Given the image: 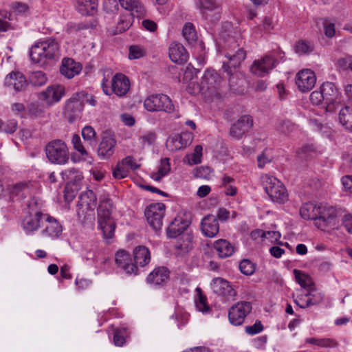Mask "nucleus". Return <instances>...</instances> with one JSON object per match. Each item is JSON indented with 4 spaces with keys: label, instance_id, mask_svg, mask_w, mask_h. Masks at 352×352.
Masks as SVG:
<instances>
[{
    "label": "nucleus",
    "instance_id": "obj_23",
    "mask_svg": "<svg viewBox=\"0 0 352 352\" xmlns=\"http://www.w3.org/2000/svg\"><path fill=\"white\" fill-rule=\"evenodd\" d=\"M129 78L121 73L116 74L111 80V91L118 96H124L129 91Z\"/></svg>",
    "mask_w": 352,
    "mask_h": 352
},
{
    "label": "nucleus",
    "instance_id": "obj_62",
    "mask_svg": "<svg viewBox=\"0 0 352 352\" xmlns=\"http://www.w3.org/2000/svg\"><path fill=\"white\" fill-rule=\"evenodd\" d=\"M122 162L129 171L130 170H135L140 167V165L137 164L131 156L126 157L122 160Z\"/></svg>",
    "mask_w": 352,
    "mask_h": 352
},
{
    "label": "nucleus",
    "instance_id": "obj_9",
    "mask_svg": "<svg viewBox=\"0 0 352 352\" xmlns=\"http://www.w3.org/2000/svg\"><path fill=\"white\" fill-rule=\"evenodd\" d=\"M191 223V214L188 212H180L166 229L168 238H176L183 234Z\"/></svg>",
    "mask_w": 352,
    "mask_h": 352
},
{
    "label": "nucleus",
    "instance_id": "obj_49",
    "mask_svg": "<svg viewBox=\"0 0 352 352\" xmlns=\"http://www.w3.org/2000/svg\"><path fill=\"white\" fill-rule=\"evenodd\" d=\"M295 52L299 54H307L314 50L313 45L308 41H298L295 45Z\"/></svg>",
    "mask_w": 352,
    "mask_h": 352
},
{
    "label": "nucleus",
    "instance_id": "obj_7",
    "mask_svg": "<svg viewBox=\"0 0 352 352\" xmlns=\"http://www.w3.org/2000/svg\"><path fill=\"white\" fill-rule=\"evenodd\" d=\"M338 212L335 208L326 204H319L318 217L315 225L322 230L333 229L338 225Z\"/></svg>",
    "mask_w": 352,
    "mask_h": 352
},
{
    "label": "nucleus",
    "instance_id": "obj_51",
    "mask_svg": "<svg viewBox=\"0 0 352 352\" xmlns=\"http://www.w3.org/2000/svg\"><path fill=\"white\" fill-rule=\"evenodd\" d=\"M30 80L34 86L41 87L46 83L47 77L43 72L37 71L32 74Z\"/></svg>",
    "mask_w": 352,
    "mask_h": 352
},
{
    "label": "nucleus",
    "instance_id": "obj_53",
    "mask_svg": "<svg viewBox=\"0 0 352 352\" xmlns=\"http://www.w3.org/2000/svg\"><path fill=\"white\" fill-rule=\"evenodd\" d=\"M166 213V206L163 203L155 204V221H157V226L161 228L162 226V219Z\"/></svg>",
    "mask_w": 352,
    "mask_h": 352
},
{
    "label": "nucleus",
    "instance_id": "obj_2",
    "mask_svg": "<svg viewBox=\"0 0 352 352\" xmlns=\"http://www.w3.org/2000/svg\"><path fill=\"white\" fill-rule=\"evenodd\" d=\"M58 43L55 39L50 38L33 45L30 50V56L32 62L44 65L47 61L58 57Z\"/></svg>",
    "mask_w": 352,
    "mask_h": 352
},
{
    "label": "nucleus",
    "instance_id": "obj_35",
    "mask_svg": "<svg viewBox=\"0 0 352 352\" xmlns=\"http://www.w3.org/2000/svg\"><path fill=\"white\" fill-rule=\"evenodd\" d=\"M32 190V184L30 182H19L12 187L10 193L12 196L23 199L31 194Z\"/></svg>",
    "mask_w": 352,
    "mask_h": 352
},
{
    "label": "nucleus",
    "instance_id": "obj_26",
    "mask_svg": "<svg viewBox=\"0 0 352 352\" xmlns=\"http://www.w3.org/2000/svg\"><path fill=\"white\" fill-rule=\"evenodd\" d=\"M48 219L44 222V229L41 231L42 236L52 239L58 238L62 233L63 228L60 223L48 214Z\"/></svg>",
    "mask_w": 352,
    "mask_h": 352
},
{
    "label": "nucleus",
    "instance_id": "obj_48",
    "mask_svg": "<svg viewBox=\"0 0 352 352\" xmlns=\"http://www.w3.org/2000/svg\"><path fill=\"white\" fill-rule=\"evenodd\" d=\"M226 56L230 60L231 66L236 67L245 59L246 54L243 49H239L235 54L227 53Z\"/></svg>",
    "mask_w": 352,
    "mask_h": 352
},
{
    "label": "nucleus",
    "instance_id": "obj_5",
    "mask_svg": "<svg viewBox=\"0 0 352 352\" xmlns=\"http://www.w3.org/2000/svg\"><path fill=\"white\" fill-rule=\"evenodd\" d=\"M45 154L48 160L54 164H65L69 159V149L61 140H54L45 146Z\"/></svg>",
    "mask_w": 352,
    "mask_h": 352
},
{
    "label": "nucleus",
    "instance_id": "obj_52",
    "mask_svg": "<svg viewBox=\"0 0 352 352\" xmlns=\"http://www.w3.org/2000/svg\"><path fill=\"white\" fill-rule=\"evenodd\" d=\"M27 111L28 114L34 118H41L44 114L43 109L40 107L38 104L35 103L28 104Z\"/></svg>",
    "mask_w": 352,
    "mask_h": 352
},
{
    "label": "nucleus",
    "instance_id": "obj_40",
    "mask_svg": "<svg viewBox=\"0 0 352 352\" xmlns=\"http://www.w3.org/2000/svg\"><path fill=\"white\" fill-rule=\"evenodd\" d=\"M97 0H82L78 1L79 11L82 14L91 15L96 10Z\"/></svg>",
    "mask_w": 352,
    "mask_h": 352
},
{
    "label": "nucleus",
    "instance_id": "obj_50",
    "mask_svg": "<svg viewBox=\"0 0 352 352\" xmlns=\"http://www.w3.org/2000/svg\"><path fill=\"white\" fill-rule=\"evenodd\" d=\"M144 216L148 224L154 228V203H149L144 207Z\"/></svg>",
    "mask_w": 352,
    "mask_h": 352
},
{
    "label": "nucleus",
    "instance_id": "obj_44",
    "mask_svg": "<svg viewBox=\"0 0 352 352\" xmlns=\"http://www.w3.org/2000/svg\"><path fill=\"white\" fill-rule=\"evenodd\" d=\"M234 179L230 176L224 175L221 179V186L225 189L226 195L234 196L236 193V188L232 185Z\"/></svg>",
    "mask_w": 352,
    "mask_h": 352
},
{
    "label": "nucleus",
    "instance_id": "obj_3",
    "mask_svg": "<svg viewBox=\"0 0 352 352\" xmlns=\"http://www.w3.org/2000/svg\"><path fill=\"white\" fill-rule=\"evenodd\" d=\"M113 208L112 200L109 197L101 199L98 208V226L107 239L113 237L116 229V223L111 216Z\"/></svg>",
    "mask_w": 352,
    "mask_h": 352
},
{
    "label": "nucleus",
    "instance_id": "obj_57",
    "mask_svg": "<svg viewBox=\"0 0 352 352\" xmlns=\"http://www.w3.org/2000/svg\"><path fill=\"white\" fill-rule=\"evenodd\" d=\"M129 170L126 169L122 162H119L113 171V176L115 179H120L126 177L129 174Z\"/></svg>",
    "mask_w": 352,
    "mask_h": 352
},
{
    "label": "nucleus",
    "instance_id": "obj_18",
    "mask_svg": "<svg viewBox=\"0 0 352 352\" xmlns=\"http://www.w3.org/2000/svg\"><path fill=\"white\" fill-rule=\"evenodd\" d=\"M294 302L301 308L313 306L319 304L323 300V295L320 292L316 290L314 287L308 290V292L305 295L308 299L300 304L299 300L303 301V296L299 295L298 293L292 294Z\"/></svg>",
    "mask_w": 352,
    "mask_h": 352
},
{
    "label": "nucleus",
    "instance_id": "obj_29",
    "mask_svg": "<svg viewBox=\"0 0 352 352\" xmlns=\"http://www.w3.org/2000/svg\"><path fill=\"white\" fill-rule=\"evenodd\" d=\"M169 57L173 62L182 64L188 58V54L184 47L179 43L174 42L169 47Z\"/></svg>",
    "mask_w": 352,
    "mask_h": 352
},
{
    "label": "nucleus",
    "instance_id": "obj_8",
    "mask_svg": "<svg viewBox=\"0 0 352 352\" xmlns=\"http://www.w3.org/2000/svg\"><path fill=\"white\" fill-rule=\"evenodd\" d=\"M85 98L83 93H75L66 100L63 114L70 123L81 117Z\"/></svg>",
    "mask_w": 352,
    "mask_h": 352
},
{
    "label": "nucleus",
    "instance_id": "obj_64",
    "mask_svg": "<svg viewBox=\"0 0 352 352\" xmlns=\"http://www.w3.org/2000/svg\"><path fill=\"white\" fill-rule=\"evenodd\" d=\"M104 8L107 12L113 13L118 10L119 5L117 0H105Z\"/></svg>",
    "mask_w": 352,
    "mask_h": 352
},
{
    "label": "nucleus",
    "instance_id": "obj_16",
    "mask_svg": "<svg viewBox=\"0 0 352 352\" xmlns=\"http://www.w3.org/2000/svg\"><path fill=\"white\" fill-rule=\"evenodd\" d=\"M316 81V76L310 69L300 71L296 77V84L302 92L309 91L314 87Z\"/></svg>",
    "mask_w": 352,
    "mask_h": 352
},
{
    "label": "nucleus",
    "instance_id": "obj_22",
    "mask_svg": "<svg viewBox=\"0 0 352 352\" xmlns=\"http://www.w3.org/2000/svg\"><path fill=\"white\" fill-rule=\"evenodd\" d=\"M116 140L113 135H104L99 143L98 155L100 159L109 158L115 151Z\"/></svg>",
    "mask_w": 352,
    "mask_h": 352
},
{
    "label": "nucleus",
    "instance_id": "obj_25",
    "mask_svg": "<svg viewBox=\"0 0 352 352\" xmlns=\"http://www.w3.org/2000/svg\"><path fill=\"white\" fill-rule=\"evenodd\" d=\"M5 85L12 87L16 91H22L26 88L28 82L22 73L12 72L6 76Z\"/></svg>",
    "mask_w": 352,
    "mask_h": 352
},
{
    "label": "nucleus",
    "instance_id": "obj_30",
    "mask_svg": "<svg viewBox=\"0 0 352 352\" xmlns=\"http://www.w3.org/2000/svg\"><path fill=\"white\" fill-rule=\"evenodd\" d=\"M135 12H131L120 16L115 29L112 30L113 35L121 34L128 30L132 25ZM137 16V14H136Z\"/></svg>",
    "mask_w": 352,
    "mask_h": 352
},
{
    "label": "nucleus",
    "instance_id": "obj_19",
    "mask_svg": "<svg viewBox=\"0 0 352 352\" xmlns=\"http://www.w3.org/2000/svg\"><path fill=\"white\" fill-rule=\"evenodd\" d=\"M253 124L251 116L245 115L241 116L230 128V134L232 138L240 139L248 131Z\"/></svg>",
    "mask_w": 352,
    "mask_h": 352
},
{
    "label": "nucleus",
    "instance_id": "obj_1",
    "mask_svg": "<svg viewBox=\"0 0 352 352\" xmlns=\"http://www.w3.org/2000/svg\"><path fill=\"white\" fill-rule=\"evenodd\" d=\"M221 82L219 75L214 70L207 69L202 77L200 85L191 91L190 90L191 82L188 86V90L193 94L201 91L206 98L211 100L219 99L223 93Z\"/></svg>",
    "mask_w": 352,
    "mask_h": 352
},
{
    "label": "nucleus",
    "instance_id": "obj_14",
    "mask_svg": "<svg viewBox=\"0 0 352 352\" xmlns=\"http://www.w3.org/2000/svg\"><path fill=\"white\" fill-rule=\"evenodd\" d=\"M212 291L228 300H234L236 296V292L226 279L217 277L212 279L211 282Z\"/></svg>",
    "mask_w": 352,
    "mask_h": 352
},
{
    "label": "nucleus",
    "instance_id": "obj_4",
    "mask_svg": "<svg viewBox=\"0 0 352 352\" xmlns=\"http://www.w3.org/2000/svg\"><path fill=\"white\" fill-rule=\"evenodd\" d=\"M261 179L266 193L273 201L283 204L287 201V191L280 181L269 175L262 176Z\"/></svg>",
    "mask_w": 352,
    "mask_h": 352
},
{
    "label": "nucleus",
    "instance_id": "obj_43",
    "mask_svg": "<svg viewBox=\"0 0 352 352\" xmlns=\"http://www.w3.org/2000/svg\"><path fill=\"white\" fill-rule=\"evenodd\" d=\"M182 34L185 39L189 43H192L197 39V33L195 26L191 23H186L182 30Z\"/></svg>",
    "mask_w": 352,
    "mask_h": 352
},
{
    "label": "nucleus",
    "instance_id": "obj_15",
    "mask_svg": "<svg viewBox=\"0 0 352 352\" xmlns=\"http://www.w3.org/2000/svg\"><path fill=\"white\" fill-rule=\"evenodd\" d=\"M276 60L274 57L266 55L254 61L251 66V72L258 76H264L276 66Z\"/></svg>",
    "mask_w": 352,
    "mask_h": 352
},
{
    "label": "nucleus",
    "instance_id": "obj_58",
    "mask_svg": "<svg viewBox=\"0 0 352 352\" xmlns=\"http://www.w3.org/2000/svg\"><path fill=\"white\" fill-rule=\"evenodd\" d=\"M72 143L76 151L79 152L81 155L85 156L87 155V152L82 145L80 138L77 134H74L72 140Z\"/></svg>",
    "mask_w": 352,
    "mask_h": 352
},
{
    "label": "nucleus",
    "instance_id": "obj_42",
    "mask_svg": "<svg viewBox=\"0 0 352 352\" xmlns=\"http://www.w3.org/2000/svg\"><path fill=\"white\" fill-rule=\"evenodd\" d=\"M62 176L64 179L68 181V182H76L80 181L82 178V174L78 169L75 168H68L62 172Z\"/></svg>",
    "mask_w": 352,
    "mask_h": 352
},
{
    "label": "nucleus",
    "instance_id": "obj_21",
    "mask_svg": "<svg viewBox=\"0 0 352 352\" xmlns=\"http://www.w3.org/2000/svg\"><path fill=\"white\" fill-rule=\"evenodd\" d=\"M115 261L117 266L122 269L126 274H136L137 265L132 263L130 254L124 250H120L116 253Z\"/></svg>",
    "mask_w": 352,
    "mask_h": 352
},
{
    "label": "nucleus",
    "instance_id": "obj_47",
    "mask_svg": "<svg viewBox=\"0 0 352 352\" xmlns=\"http://www.w3.org/2000/svg\"><path fill=\"white\" fill-rule=\"evenodd\" d=\"M277 129L282 133L289 135L297 129V126L290 120H285L278 122Z\"/></svg>",
    "mask_w": 352,
    "mask_h": 352
},
{
    "label": "nucleus",
    "instance_id": "obj_10",
    "mask_svg": "<svg viewBox=\"0 0 352 352\" xmlns=\"http://www.w3.org/2000/svg\"><path fill=\"white\" fill-rule=\"evenodd\" d=\"M197 5L205 20L215 23L220 19L221 10L217 0H197Z\"/></svg>",
    "mask_w": 352,
    "mask_h": 352
},
{
    "label": "nucleus",
    "instance_id": "obj_39",
    "mask_svg": "<svg viewBox=\"0 0 352 352\" xmlns=\"http://www.w3.org/2000/svg\"><path fill=\"white\" fill-rule=\"evenodd\" d=\"M294 274L296 281L302 287L309 290L314 287L313 280L309 275L298 270H294Z\"/></svg>",
    "mask_w": 352,
    "mask_h": 352
},
{
    "label": "nucleus",
    "instance_id": "obj_36",
    "mask_svg": "<svg viewBox=\"0 0 352 352\" xmlns=\"http://www.w3.org/2000/svg\"><path fill=\"white\" fill-rule=\"evenodd\" d=\"M120 6L125 10L135 12L137 17H140L144 12V9L139 0H119Z\"/></svg>",
    "mask_w": 352,
    "mask_h": 352
},
{
    "label": "nucleus",
    "instance_id": "obj_41",
    "mask_svg": "<svg viewBox=\"0 0 352 352\" xmlns=\"http://www.w3.org/2000/svg\"><path fill=\"white\" fill-rule=\"evenodd\" d=\"M170 272L165 267L155 268V285H163L169 280Z\"/></svg>",
    "mask_w": 352,
    "mask_h": 352
},
{
    "label": "nucleus",
    "instance_id": "obj_45",
    "mask_svg": "<svg viewBox=\"0 0 352 352\" xmlns=\"http://www.w3.org/2000/svg\"><path fill=\"white\" fill-rule=\"evenodd\" d=\"M198 298L195 300L196 307L199 311L202 313H207L210 310V307L207 304V298L204 296L200 288H197Z\"/></svg>",
    "mask_w": 352,
    "mask_h": 352
},
{
    "label": "nucleus",
    "instance_id": "obj_59",
    "mask_svg": "<svg viewBox=\"0 0 352 352\" xmlns=\"http://www.w3.org/2000/svg\"><path fill=\"white\" fill-rule=\"evenodd\" d=\"M146 54L145 50L138 45H131L129 47V59H138Z\"/></svg>",
    "mask_w": 352,
    "mask_h": 352
},
{
    "label": "nucleus",
    "instance_id": "obj_27",
    "mask_svg": "<svg viewBox=\"0 0 352 352\" xmlns=\"http://www.w3.org/2000/svg\"><path fill=\"white\" fill-rule=\"evenodd\" d=\"M82 67L80 63L70 58H64L60 67V72L66 78L70 79L78 74Z\"/></svg>",
    "mask_w": 352,
    "mask_h": 352
},
{
    "label": "nucleus",
    "instance_id": "obj_37",
    "mask_svg": "<svg viewBox=\"0 0 352 352\" xmlns=\"http://www.w3.org/2000/svg\"><path fill=\"white\" fill-rule=\"evenodd\" d=\"M339 121L348 131L352 132V108L345 107L340 111Z\"/></svg>",
    "mask_w": 352,
    "mask_h": 352
},
{
    "label": "nucleus",
    "instance_id": "obj_38",
    "mask_svg": "<svg viewBox=\"0 0 352 352\" xmlns=\"http://www.w3.org/2000/svg\"><path fill=\"white\" fill-rule=\"evenodd\" d=\"M203 148L201 145H197L191 154H187L183 159V162L190 166L201 163Z\"/></svg>",
    "mask_w": 352,
    "mask_h": 352
},
{
    "label": "nucleus",
    "instance_id": "obj_31",
    "mask_svg": "<svg viewBox=\"0 0 352 352\" xmlns=\"http://www.w3.org/2000/svg\"><path fill=\"white\" fill-rule=\"evenodd\" d=\"M134 261L135 265L144 267L147 265L151 260V254L145 246L136 247L133 250Z\"/></svg>",
    "mask_w": 352,
    "mask_h": 352
},
{
    "label": "nucleus",
    "instance_id": "obj_60",
    "mask_svg": "<svg viewBox=\"0 0 352 352\" xmlns=\"http://www.w3.org/2000/svg\"><path fill=\"white\" fill-rule=\"evenodd\" d=\"M42 206L41 201L37 197H32L28 204L27 213L32 214V211L41 212V208Z\"/></svg>",
    "mask_w": 352,
    "mask_h": 352
},
{
    "label": "nucleus",
    "instance_id": "obj_46",
    "mask_svg": "<svg viewBox=\"0 0 352 352\" xmlns=\"http://www.w3.org/2000/svg\"><path fill=\"white\" fill-rule=\"evenodd\" d=\"M170 165L168 158H164L161 160L158 167L157 173H155V181H160L161 178L169 173Z\"/></svg>",
    "mask_w": 352,
    "mask_h": 352
},
{
    "label": "nucleus",
    "instance_id": "obj_56",
    "mask_svg": "<svg viewBox=\"0 0 352 352\" xmlns=\"http://www.w3.org/2000/svg\"><path fill=\"white\" fill-rule=\"evenodd\" d=\"M82 136L84 140L92 144L93 142H95L96 131L92 126H85L82 130Z\"/></svg>",
    "mask_w": 352,
    "mask_h": 352
},
{
    "label": "nucleus",
    "instance_id": "obj_55",
    "mask_svg": "<svg viewBox=\"0 0 352 352\" xmlns=\"http://www.w3.org/2000/svg\"><path fill=\"white\" fill-rule=\"evenodd\" d=\"M239 269L241 273L245 275H252L254 270V265L249 260L244 259L239 264Z\"/></svg>",
    "mask_w": 352,
    "mask_h": 352
},
{
    "label": "nucleus",
    "instance_id": "obj_28",
    "mask_svg": "<svg viewBox=\"0 0 352 352\" xmlns=\"http://www.w3.org/2000/svg\"><path fill=\"white\" fill-rule=\"evenodd\" d=\"M201 231L208 237H214L219 230L217 219L214 215L206 216L201 221Z\"/></svg>",
    "mask_w": 352,
    "mask_h": 352
},
{
    "label": "nucleus",
    "instance_id": "obj_61",
    "mask_svg": "<svg viewBox=\"0 0 352 352\" xmlns=\"http://www.w3.org/2000/svg\"><path fill=\"white\" fill-rule=\"evenodd\" d=\"M17 129V122L15 120H9L7 122H3V125L1 131L6 133H13Z\"/></svg>",
    "mask_w": 352,
    "mask_h": 352
},
{
    "label": "nucleus",
    "instance_id": "obj_11",
    "mask_svg": "<svg viewBox=\"0 0 352 352\" xmlns=\"http://www.w3.org/2000/svg\"><path fill=\"white\" fill-rule=\"evenodd\" d=\"M193 138V134L189 131L173 133L168 138L166 146L168 151L173 152L182 150L192 143Z\"/></svg>",
    "mask_w": 352,
    "mask_h": 352
},
{
    "label": "nucleus",
    "instance_id": "obj_6",
    "mask_svg": "<svg viewBox=\"0 0 352 352\" xmlns=\"http://www.w3.org/2000/svg\"><path fill=\"white\" fill-rule=\"evenodd\" d=\"M78 199L77 215L79 219L82 221L94 219L97 201L95 193L91 190H87L81 192Z\"/></svg>",
    "mask_w": 352,
    "mask_h": 352
},
{
    "label": "nucleus",
    "instance_id": "obj_54",
    "mask_svg": "<svg viewBox=\"0 0 352 352\" xmlns=\"http://www.w3.org/2000/svg\"><path fill=\"white\" fill-rule=\"evenodd\" d=\"M337 67L343 71L350 69L352 67V56L346 55L338 59L336 63Z\"/></svg>",
    "mask_w": 352,
    "mask_h": 352
},
{
    "label": "nucleus",
    "instance_id": "obj_17",
    "mask_svg": "<svg viewBox=\"0 0 352 352\" xmlns=\"http://www.w3.org/2000/svg\"><path fill=\"white\" fill-rule=\"evenodd\" d=\"M193 248V236L190 232H186L177 238L173 248L174 254L183 256L188 254Z\"/></svg>",
    "mask_w": 352,
    "mask_h": 352
},
{
    "label": "nucleus",
    "instance_id": "obj_20",
    "mask_svg": "<svg viewBox=\"0 0 352 352\" xmlns=\"http://www.w3.org/2000/svg\"><path fill=\"white\" fill-rule=\"evenodd\" d=\"M65 87L60 85H54L47 87L45 91L41 93V98L49 106L58 102L65 96Z\"/></svg>",
    "mask_w": 352,
    "mask_h": 352
},
{
    "label": "nucleus",
    "instance_id": "obj_13",
    "mask_svg": "<svg viewBox=\"0 0 352 352\" xmlns=\"http://www.w3.org/2000/svg\"><path fill=\"white\" fill-rule=\"evenodd\" d=\"M251 310L252 305L250 302L242 301L237 302L229 311L228 318L230 322L234 325H241Z\"/></svg>",
    "mask_w": 352,
    "mask_h": 352
},
{
    "label": "nucleus",
    "instance_id": "obj_32",
    "mask_svg": "<svg viewBox=\"0 0 352 352\" xmlns=\"http://www.w3.org/2000/svg\"><path fill=\"white\" fill-rule=\"evenodd\" d=\"M319 204L314 203H306L300 209V214L305 219L316 221L318 217Z\"/></svg>",
    "mask_w": 352,
    "mask_h": 352
},
{
    "label": "nucleus",
    "instance_id": "obj_12",
    "mask_svg": "<svg viewBox=\"0 0 352 352\" xmlns=\"http://www.w3.org/2000/svg\"><path fill=\"white\" fill-rule=\"evenodd\" d=\"M48 219L47 214L34 210L32 212V214H26L22 221V227L27 234H31L43 226L45 221Z\"/></svg>",
    "mask_w": 352,
    "mask_h": 352
},
{
    "label": "nucleus",
    "instance_id": "obj_24",
    "mask_svg": "<svg viewBox=\"0 0 352 352\" xmlns=\"http://www.w3.org/2000/svg\"><path fill=\"white\" fill-rule=\"evenodd\" d=\"M324 96V102L327 104V111L332 112L333 111V104L336 101L338 91L334 84L327 82H324L320 87Z\"/></svg>",
    "mask_w": 352,
    "mask_h": 352
},
{
    "label": "nucleus",
    "instance_id": "obj_34",
    "mask_svg": "<svg viewBox=\"0 0 352 352\" xmlns=\"http://www.w3.org/2000/svg\"><path fill=\"white\" fill-rule=\"evenodd\" d=\"M174 106L170 98L165 94L155 95V111H163L170 113Z\"/></svg>",
    "mask_w": 352,
    "mask_h": 352
},
{
    "label": "nucleus",
    "instance_id": "obj_63",
    "mask_svg": "<svg viewBox=\"0 0 352 352\" xmlns=\"http://www.w3.org/2000/svg\"><path fill=\"white\" fill-rule=\"evenodd\" d=\"M322 24L325 35L329 38L333 37L336 33L335 24L327 20H324Z\"/></svg>",
    "mask_w": 352,
    "mask_h": 352
},
{
    "label": "nucleus",
    "instance_id": "obj_33",
    "mask_svg": "<svg viewBox=\"0 0 352 352\" xmlns=\"http://www.w3.org/2000/svg\"><path fill=\"white\" fill-rule=\"evenodd\" d=\"M214 248L221 258L231 256L234 251V247L226 239H219L214 242Z\"/></svg>",
    "mask_w": 352,
    "mask_h": 352
}]
</instances>
